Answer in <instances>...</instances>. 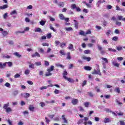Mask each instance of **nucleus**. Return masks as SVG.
Instances as JSON below:
<instances>
[{
  "mask_svg": "<svg viewBox=\"0 0 125 125\" xmlns=\"http://www.w3.org/2000/svg\"><path fill=\"white\" fill-rule=\"evenodd\" d=\"M62 75L63 78H64L65 80H66V81H68V82H69V83H74V80L71 78H69L66 76H67V75H68V72H67V71H66V70H64L63 71Z\"/></svg>",
  "mask_w": 125,
  "mask_h": 125,
  "instance_id": "nucleus-1",
  "label": "nucleus"
},
{
  "mask_svg": "<svg viewBox=\"0 0 125 125\" xmlns=\"http://www.w3.org/2000/svg\"><path fill=\"white\" fill-rule=\"evenodd\" d=\"M101 59L102 61V65L103 66V67L105 69L106 68V64H108L109 63V61L106 58H103L102 57Z\"/></svg>",
  "mask_w": 125,
  "mask_h": 125,
  "instance_id": "nucleus-2",
  "label": "nucleus"
},
{
  "mask_svg": "<svg viewBox=\"0 0 125 125\" xmlns=\"http://www.w3.org/2000/svg\"><path fill=\"white\" fill-rule=\"evenodd\" d=\"M0 32H1V34L3 36V37H6V36L8 35V31H3V29L0 27Z\"/></svg>",
  "mask_w": 125,
  "mask_h": 125,
  "instance_id": "nucleus-3",
  "label": "nucleus"
},
{
  "mask_svg": "<svg viewBox=\"0 0 125 125\" xmlns=\"http://www.w3.org/2000/svg\"><path fill=\"white\" fill-rule=\"evenodd\" d=\"M111 122V119L108 117H105L104 118L103 123L104 124H109V123Z\"/></svg>",
  "mask_w": 125,
  "mask_h": 125,
  "instance_id": "nucleus-4",
  "label": "nucleus"
},
{
  "mask_svg": "<svg viewBox=\"0 0 125 125\" xmlns=\"http://www.w3.org/2000/svg\"><path fill=\"white\" fill-rule=\"evenodd\" d=\"M112 64L113 65V66H115V67H120V64L118 63L117 62V61L112 60L111 61Z\"/></svg>",
  "mask_w": 125,
  "mask_h": 125,
  "instance_id": "nucleus-5",
  "label": "nucleus"
},
{
  "mask_svg": "<svg viewBox=\"0 0 125 125\" xmlns=\"http://www.w3.org/2000/svg\"><path fill=\"white\" fill-rule=\"evenodd\" d=\"M21 96H22V97H24V98H28L30 97V94L26 93H21Z\"/></svg>",
  "mask_w": 125,
  "mask_h": 125,
  "instance_id": "nucleus-6",
  "label": "nucleus"
},
{
  "mask_svg": "<svg viewBox=\"0 0 125 125\" xmlns=\"http://www.w3.org/2000/svg\"><path fill=\"white\" fill-rule=\"evenodd\" d=\"M71 102L73 105H77L79 103V100L77 99H73Z\"/></svg>",
  "mask_w": 125,
  "mask_h": 125,
  "instance_id": "nucleus-7",
  "label": "nucleus"
},
{
  "mask_svg": "<svg viewBox=\"0 0 125 125\" xmlns=\"http://www.w3.org/2000/svg\"><path fill=\"white\" fill-rule=\"evenodd\" d=\"M74 21L75 22V23H74L75 28V29L78 30V29L79 28V22L76 20H74Z\"/></svg>",
  "mask_w": 125,
  "mask_h": 125,
  "instance_id": "nucleus-8",
  "label": "nucleus"
},
{
  "mask_svg": "<svg viewBox=\"0 0 125 125\" xmlns=\"http://www.w3.org/2000/svg\"><path fill=\"white\" fill-rule=\"evenodd\" d=\"M9 102H8L6 104H4L3 106V109H4L5 110L7 109V108H8V107L9 106Z\"/></svg>",
  "mask_w": 125,
  "mask_h": 125,
  "instance_id": "nucleus-9",
  "label": "nucleus"
},
{
  "mask_svg": "<svg viewBox=\"0 0 125 125\" xmlns=\"http://www.w3.org/2000/svg\"><path fill=\"white\" fill-rule=\"evenodd\" d=\"M6 66V63L4 62V63H2V62H0V69H3Z\"/></svg>",
  "mask_w": 125,
  "mask_h": 125,
  "instance_id": "nucleus-10",
  "label": "nucleus"
},
{
  "mask_svg": "<svg viewBox=\"0 0 125 125\" xmlns=\"http://www.w3.org/2000/svg\"><path fill=\"white\" fill-rule=\"evenodd\" d=\"M93 74H96L97 75H99V76H101V72H100V70L98 69L97 70H94L93 72Z\"/></svg>",
  "mask_w": 125,
  "mask_h": 125,
  "instance_id": "nucleus-11",
  "label": "nucleus"
},
{
  "mask_svg": "<svg viewBox=\"0 0 125 125\" xmlns=\"http://www.w3.org/2000/svg\"><path fill=\"white\" fill-rule=\"evenodd\" d=\"M32 57H41V55H40V54H39V53L38 52H36L34 54H32Z\"/></svg>",
  "mask_w": 125,
  "mask_h": 125,
  "instance_id": "nucleus-12",
  "label": "nucleus"
},
{
  "mask_svg": "<svg viewBox=\"0 0 125 125\" xmlns=\"http://www.w3.org/2000/svg\"><path fill=\"white\" fill-rule=\"evenodd\" d=\"M105 2V0H99L98 2L97 3L98 7H99V5L100 4V3H103V2Z\"/></svg>",
  "mask_w": 125,
  "mask_h": 125,
  "instance_id": "nucleus-13",
  "label": "nucleus"
},
{
  "mask_svg": "<svg viewBox=\"0 0 125 125\" xmlns=\"http://www.w3.org/2000/svg\"><path fill=\"white\" fill-rule=\"evenodd\" d=\"M62 119L64 121V124H68V121H67V120H66V118L65 117V115H62Z\"/></svg>",
  "mask_w": 125,
  "mask_h": 125,
  "instance_id": "nucleus-14",
  "label": "nucleus"
},
{
  "mask_svg": "<svg viewBox=\"0 0 125 125\" xmlns=\"http://www.w3.org/2000/svg\"><path fill=\"white\" fill-rule=\"evenodd\" d=\"M54 70V66L51 65L49 68H48L47 71V72H51Z\"/></svg>",
  "mask_w": 125,
  "mask_h": 125,
  "instance_id": "nucleus-15",
  "label": "nucleus"
},
{
  "mask_svg": "<svg viewBox=\"0 0 125 125\" xmlns=\"http://www.w3.org/2000/svg\"><path fill=\"white\" fill-rule=\"evenodd\" d=\"M83 125H92V122H91V121H88L87 122H84L83 123Z\"/></svg>",
  "mask_w": 125,
  "mask_h": 125,
  "instance_id": "nucleus-16",
  "label": "nucleus"
},
{
  "mask_svg": "<svg viewBox=\"0 0 125 125\" xmlns=\"http://www.w3.org/2000/svg\"><path fill=\"white\" fill-rule=\"evenodd\" d=\"M64 30L66 32H70V31H73V28L72 27H65Z\"/></svg>",
  "mask_w": 125,
  "mask_h": 125,
  "instance_id": "nucleus-17",
  "label": "nucleus"
},
{
  "mask_svg": "<svg viewBox=\"0 0 125 125\" xmlns=\"http://www.w3.org/2000/svg\"><path fill=\"white\" fill-rule=\"evenodd\" d=\"M8 7V5L7 4L3 5V6H0V8L2 9V10H3V9H5V8H7Z\"/></svg>",
  "mask_w": 125,
  "mask_h": 125,
  "instance_id": "nucleus-18",
  "label": "nucleus"
},
{
  "mask_svg": "<svg viewBox=\"0 0 125 125\" xmlns=\"http://www.w3.org/2000/svg\"><path fill=\"white\" fill-rule=\"evenodd\" d=\"M84 70H86V71H91L92 68L90 66H84Z\"/></svg>",
  "mask_w": 125,
  "mask_h": 125,
  "instance_id": "nucleus-19",
  "label": "nucleus"
},
{
  "mask_svg": "<svg viewBox=\"0 0 125 125\" xmlns=\"http://www.w3.org/2000/svg\"><path fill=\"white\" fill-rule=\"evenodd\" d=\"M5 112L7 113H10V112H12V109H11V107H8L5 109Z\"/></svg>",
  "mask_w": 125,
  "mask_h": 125,
  "instance_id": "nucleus-20",
  "label": "nucleus"
},
{
  "mask_svg": "<svg viewBox=\"0 0 125 125\" xmlns=\"http://www.w3.org/2000/svg\"><path fill=\"white\" fill-rule=\"evenodd\" d=\"M83 59H84V60H86L87 61L89 62V61H90L91 59L90 58V57H87L85 56H83Z\"/></svg>",
  "mask_w": 125,
  "mask_h": 125,
  "instance_id": "nucleus-21",
  "label": "nucleus"
},
{
  "mask_svg": "<svg viewBox=\"0 0 125 125\" xmlns=\"http://www.w3.org/2000/svg\"><path fill=\"white\" fill-rule=\"evenodd\" d=\"M59 16L61 20H64L65 19V17L62 14H60Z\"/></svg>",
  "mask_w": 125,
  "mask_h": 125,
  "instance_id": "nucleus-22",
  "label": "nucleus"
},
{
  "mask_svg": "<svg viewBox=\"0 0 125 125\" xmlns=\"http://www.w3.org/2000/svg\"><path fill=\"white\" fill-rule=\"evenodd\" d=\"M68 48V49H70V50L74 51V50H73V48H74V45L72 44H69Z\"/></svg>",
  "mask_w": 125,
  "mask_h": 125,
  "instance_id": "nucleus-23",
  "label": "nucleus"
},
{
  "mask_svg": "<svg viewBox=\"0 0 125 125\" xmlns=\"http://www.w3.org/2000/svg\"><path fill=\"white\" fill-rule=\"evenodd\" d=\"M46 22V21H43V20H42L41 21H40V24L42 26H44V25H45Z\"/></svg>",
  "mask_w": 125,
  "mask_h": 125,
  "instance_id": "nucleus-24",
  "label": "nucleus"
},
{
  "mask_svg": "<svg viewBox=\"0 0 125 125\" xmlns=\"http://www.w3.org/2000/svg\"><path fill=\"white\" fill-rule=\"evenodd\" d=\"M83 119H80L77 122V125H81V124H83Z\"/></svg>",
  "mask_w": 125,
  "mask_h": 125,
  "instance_id": "nucleus-25",
  "label": "nucleus"
},
{
  "mask_svg": "<svg viewBox=\"0 0 125 125\" xmlns=\"http://www.w3.org/2000/svg\"><path fill=\"white\" fill-rule=\"evenodd\" d=\"M108 51H112V52H117V50L112 48H108Z\"/></svg>",
  "mask_w": 125,
  "mask_h": 125,
  "instance_id": "nucleus-26",
  "label": "nucleus"
},
{
  "mask_svg": "<svg viewBox=\"0 0 125 125\" xmlns=\"http://www.w3.org/2000/svg\"><path fill=\"white\" fill-rule=\"evenodd\" d=\"M14 55H15V56H17V57H19V58L21 57V55L19 54V53L18 52L14 53Z\"/></svg>",
  "mask_w": 125,
  "mask_h": 125,
  "instance_id": "nucleus-27",
  "label": "nucleus"
},
{
  "mask_svg": "<svg viewBox=\"0 0 125 125\" xmlns=\"http://www.w3.org/2000/svg\"><path fill=\"white\" fill-rule=\"evenodd\" d=\"M79 35H81V36H85V33H84V31L83 30H80L79 32Z\"/></svg>",
  "mask_w": 125,
  "mask_h": 125,
  "instance_id": "nucleus-28",
  "label": "nucleus"
},
{
  "mask_svg": "<svg viewBox=\"0 0 125 125\" xmlns=\"http://www.w3.org/2000/svg\"><path fill=\"white\" fill-rule=\"evenodd\" d=\"M49 28H50V30H52V31H53V32H55V33H56V30H55V29H54V27H53V26H52V24H50V26H49Z\"/></svg>",
  "mask_w": 125,
  "mask_h": 125,
  "instance_id": "nucleus-29",
  "label": "nucleus"
},
{
  "mask_svg": "<svg viewBox=\"0 0 125 125\" xmlns=\"http://www.w3.org/2000/svg\"><path fill=\"white\" fill-rule=\"evenodd\" d=\"M58 5H59V7H63V6H64V5H65V4H64V2H60V3H59Z\"/></svg>",
  "mask_w": 125,
  "mask_h": 125,
  "instance_id": "nucleus-30",
  "label": "nucleus"
},
{
  "mask_svg": "<svg viewBox=\"0 0 125 125\" xmlns=\"http://www.w3.org/2000/svg\"><path fill=\"white\" fill-rule=\"evenodd\" d=\"M116 49L118 50V51H121V50H123V47L121 46H116Z\"/></svg>",
  "mask_w": 125,
  "mask_h": 125,
  "instance_id": "nucleus-31",
  "label": "nucleus"
},
{
  "mask_svg": "<svg viewBox=\"0 0 125 125\" xmlns=\"http://www.w3.org/2000/svg\"><path fill=\"white\" fill-rule=\"evenodd\" d=\"M29 109L30 111H33L35 109V107H34V106L33 105H29Z\"/></svg>",
  "mask_w": 125,
  "mask_h": 125,
  "instance_id": "nucleus-32",
  "label": "nucleus"
},
{
  "mask_svg": "<svg viewBox=\"0 0 125 125\" xmlns=\"http://www.w3.org/2000/svg\"><path fill=\"white\" fill-rule=\"evenodd\" d=\"M15 14H17V11L16 10H13L10 13V15H15Z\"/></svg>",
  "mask_w": 125,
  "mask_h": 125,
  "instance_id": "nucleus-33",
  "label": "nucleus"
},
{
  "mask_svg": "<svg viewBox=\"0 0 125 125\" xmlns=\"http://www.w3.org/2000/svg\"><path fill=\"white\" fill-rule=\"evenodd\" d=\"M21 76V75L20 74L17 73L14 75V78L15 79H17L18 78H20Z\"/></svg>",
  "mask_w": 125,
  "mask_h": 125,
  "instance_id": "nucleus-34",
  "label": "nucleus"
},
{
  "mask_svg": "<svg viewBox=\"0 0 125 125\" xmlns=\"http://www.w3.org/2000/svg\"><path fill=\"white\" fill-rule=\"evenodd\" d=\"M67 59H68V60H70L71 59V55H70V52H68L67 54Z\"/></svg>",
  "mask_w": 125,
  "mask_h": 125,
  "instance_id": "nucleus-35",
  "label": "nucleus"
},
{
  "mask_svg": "<svg viewBox=\"0 0 125 125\" xmlns=\"http://www.w3.org/2000/svg\"><path fill=\"white\" fill-rule=\"evenodd\" d=\"M56 65L57 66V67H60L61 68H62V69H64V65L62 64L58 63V64H56Z\"/></svg>",
  "mask_w": 125,
  "mask_h": 125,
  "instance_id": "nucleus-36",
  "label": "nucleus"
},
{
  "mask_svg": "<svg viewBox=\"0 0 125 125\" xmlns=\"http://www.w3.org/2000/svg\"><path fill=\"white\" fill-rule=\"evenodd\" d=\"M60 53L62 54V55H64V56L66 55V53H65V52L63 50H61L60 51Z\"/></svg>",
  "mask_w": 125,
  "mask_h": 125,
  "instance_id": "nucleus-37",
  "label": "nucleus"
},
{
  "mask_svg": "<svg viewBox=\"0 0 125 125\" xmlns=\"http://www.w3.org/2000/svg\"><path fill=\"white\" fill-rule=\"evenodd\" d=\"M6 65V64H8V67H12V62H5Z\"/></svg>",
  "mask_w": 125,
  "mask_h": 125,
  "instance_id": "nucleus-38",
  "label": "nucleus"
},
{
  "mask_svg": "<svg viewBox=\"0 0 125 125\" xmlns=\"http://www.w3.org/2000/svg\"><path fill=\"white\" fill-rule=\"evenodd\" d=\"M114 91H115V92H117V93H120V92H121V90L119 87L115 88Z\"/></svg>",
  "mask_w": 125,
  "mask_h": 125,
  "instance_id": "nucleus-39",
  "label": "nucleus"
},
{
  "mask_svg": "<svg viewBox=\"0 0 125 125\" xmlns=\"http://www.w3.org/2000/svg\"><path fill=\"white\" fill-rule=\"evenodd\" d=\"M119 38L117 36H115L114 37L112 38V41H114V42H117V41H118Z\"/></svg>",
  "mask_w": 125,
  "mask_h": 125,
  "instance_id": "nucleus-40",
  "label": "nucleus"
},
{
  "mask_svg": "<svg viewBox=\"0 0 125 125\" xmlns=\"http://www.w3.org/2000/svg\"><path fill=\"white\" fill-rule=\"evenodd\" d=\"M84 106L86 108H88V106H89V103L85 102L84 103Z\"/></svg>",
  "mask_w": 125,
  "mask_h": 125,
  "instance_id": "nucleus-41",
  "label": "nucleus"
},
{
  "mask_svg": "<svg viewBox=\"0 0 125 125\" xmlns=\"http://www.w3.org/2000/svg\"><path fill=\"white\" fill-rule=\"evenodd\" d=\"M16 34L17 35H18V34H24V31H17L16 32Z\"/></svg>",
  "mask_w": 125,
  "mask_h": 125,
  "instance_id": "nucleus-42",
  "label": "nucleus"
},
{
  "mask_svg": "<svg viewBox=\"0 0 125 125\" xmlns=\"http://www.w3.org/2000/svg\"><path fill=\"white\" fill-rule=\"evenodd\" d=\"M29 30H30V27H26L25 28H24V30L22 31L23 32H27V31H29Z\"/></svg>",
  "mask_w": 125,
  "mask_h": 125,
  "instance_id": "nucleus-43",
  "label": "nucleus"
},
{
  "mask_svg": "<svg viewBox=\"0 0 125 125\" xmlns=\"http://www.w3.org/2000/svg\"><path fill=\"white\" fill-rule=\"evenodd\" d=\"M29 68H30V69H35V66L34 64L32 63L30 65H29Z\"/></svg>",
  "mask_w": 125,
  "mask_h": 125,
  "instance_id": "nucleus-44",
  "label": "nucleus"
},
{
  "mask_svg": "<svg viewBox=\"0 0 125 125\" xmlns=\"http://www.w3.org/2000/svg\"><path fill=\"white\" fill-rule=\"evenodd\" d=\"M24 74L25 75H29V74H30V70L29 69L25 70V71H24Z\"/></svg>",
  "mask_w": 125,
  "mask_h": 125,
  "instance_id": "nucleus-45",
  "label": "nucleus"
},
{
  "mask_svg": "<svg viewBox=\"0 0 125 125\" xmlns=\"http://www.w3.org/2000/svg\"><path fill=\"white\" fill-rule=\"evenodd\" d=\"M51 75H52V73H50V72H48L45 74L46 77H49V76H51Z\"/></svg>",
  "mask_w": 125,
  "mask_h": 125,
  "instance_id": "nucleus-46",
  "label": "nucleus"
},
{
  "mask_svg": "<svg viewBox=\"0 0 125 125\" xmlns=\"http://www.w3.org/2000/svg\"><path fill=\"white\" fill-rule=\"evenodd\" d=\"M71 7L72 9H75V8H77V5L75 4H72Z\"/></svg>",
  "mask_w": 125,
  "mask_h": 125,
  "instance_id": "nucleus-47",
  "label": "nucleus"
},
{
  "mask_svg": "<svg viewBox=\"0 0 125 125\" xmlns=\"http://www.w3.org/2000/svg\"><path fill=\"white\" fill-rule=\"evenodd\" d=\"M47 88V86H42L40 88L41 90H43V89H46Z\"/></svg>",
  "mask_w": 125,
  "mask_h": 125,
  "instance_id": "nucleus-48",
  "label": "nucleus"
},
{
  "mask_svg": "<svg viewBox=\"0 0 125 125\" xmlns=\"http://www.w3.org/2000/svg\"><path fill=\"white\" fill-rule=\"evenodd\" d=\"M86 83H87V81L86 80H84L82 83V86L83 87V86H84L85 84H86Z\"/></svg>",
  "mask_w": 125,
  "mask_h": 125,
  "instance_id": "nucleus-49",
  "label": "nucleus"
},
{
  "mask_svg": "<svg viewBox=\"0 0 125 125\" xmlns=\"http://www.w3.org/2000/svg\"><path fill=\"white\" fill-rule=\"evenodd\" d=\"M42 29H41V28H35L34 32H41Z\"/></svg>",
  "mask_w": 125,
  "mask_h": 125,
  "instance_id": "nucleus-50",
  "label": "nucleus"
},
{
  "mask_svg": "<svg viewBox=\"0 0 125 125\" xmlns=\"http://www.w3.org/2000/svg\"><path fill=\"white\" fill-rule=\"evenodd\" d=\"M2 58H7V59H9V58H10V56H4V55H2Z\"/></svg>",
  "mask_w": 125,
  "mask_h": 125,
  "instance_id": "nucleus-51",
  "label": "nucleus"
},
{
  "mask_svg": "<svg viewBox=\"0 0 125 125\" xmlns=\"http://www.w3.org/2000/svg\"><path fill=\"white\" fill-rule=\"evenodd\" d=\"M64 46H66V43L64 42L61 43V47H62V48H63Z\"/></svg>",
  "mask_w": 125,
  "mask_h": 125,
  "instance_id": "nucleus-52",
  "label": "nucleus"
},
{
  "mask_svg": "<svg viewBox=\"0 0 125 125\" xmlns=\"http://www.w3.org/2000/svg\"><path fill=\"white\" fill-rule=\"evenodd\" d=\"M88 94L90 97H93V96H94L93 93H92L91 92H88Z\"/></svg>",
  "mask_w": 125,
  "mask_h": 125,
  "instance_id": "nucleus-53",
  "label": "nucleus"
},
{
  "mask_svg": "<svg viewBox=\"0 0 125 125\" xmlns=\"http://www.w3.org/2000/svg\"><path fill=\"white\" fill-rule=\"evenodd\" d=\"M103 43H104V44H108V41L107 40H103Z\"/></svg>",
  "mask_w": 125,
  "mask_h": 125,
  "instance_id": "nucleus-54",
  "label": "nucleus"
},
{
  "mask_svg": "<svg viewBox=\"0 0 125 125\" xmlns=\"http://www.w3.org/2000/svg\"><path fill=\"white\" fill-rule=\"evenodd\" d=\"M8 14L7 13H5L3 15V19H6V18H7V17H8L7 15H8Z\"/></svg>",
  "mask_w": 125,
  "mask_h": 125,
  "instance_id": "nucleus-55",
  "label": "nucleus"
},
{
  "mask_svg": "<svg viewBox=\"0 0 125 125\" xmlns=\"http://www.w3.org/2000/svg\"><path fill=\"white\" fill-rule=\"evenodd\" d=\"M90 34H91V31L90 30H87L86 33H85V36H86V35H90Z\"/></svg>",
  "mask_w": 125,
  "mask_h": 125,
  "instance_id": "nucleus-56",
  "label": "nucleus"
},
{
  "mask_svg": "<svg viewBox=\"0 0 125 125\" xmlns=\"http://www.w3.org/2000/svg\"><path fill=\"white\" fill-rule=\"evenodd\" d=\"M46 37L48 39H51V33L47 34Z\"/></svg>",
  "mask_w": 125,
  "mask_h": 125,
  "instance_id": "nucleus-57",
  "label": "nucleus"
},
{
  "mask_svg": "<svg viewBox=\"0 0 125 125\" xmlns=\"http://www.w3.org/2000/svg\"><path fill=\"white\" fill-rule=\"evenodd\" d=\"M110 34H111V30H107V31L106 33V36H110Z\"/></svg>",
  "mask_w": 125,
  "mask_h": 125,
  "instance_id": "nucleus-58",
  "label": "nucleus"
},
{
  "mask_svg": "<svg viewBox=\"0 0 125 125\" xmlns=\"http://www.w3.org/2000/svg\"><path fill=\"white\" fill-rule=\"evenodd\" d=\"M119 123H120V125H125L124 121H120Z\"/></svg>",
  "mask_w": 125,
  "mask_h": 125,
  "instance_id": "nucleus-59",
  "label": "nucleus"
},
{
  "mask_svg": "<svg viewBox=\"0 0 125 125\" xmlns=\"http://www.w3.org/2000/svg\"><path fill=\"white\" fill-rule=\"evenodd\" d=\"M26 9H33V6L32 5H30L26 7Z\"/></svg>",
  "mask_w": 125,
  "mask_h": 125,
  "instance_id": "nucleus-60",
  "label": "nucleus"
},
{
  "mask_svg": "<svg viewBox=\"0 0 125 125\" xmlns=\"http://www.w3.org/2000/svg\"><path fill=\"white\" fill-rule=\"evenodd\" d=\"M123 18H124V17H123L122 16H119L118 17V19L119 20H120V21H121V20H122V21H123Z\"/></svg>",
  "mask_w": 125,
  "mask_h": 125,
  "instance_id": "nucleus-61",
  "label": "nucleus"
},
{
  "mask_svg": "<svg viewBox=\"0 0 125 125\" xmlns=\"http://www.w3.org/2000/svg\"><path fill=\"white\" fill-rule=\"evenodd\" d=\"M35 64L36 65V66H41L42 65V63L41 62H35Z\"/></svg>",
  "mask_w": 125,
  "mask_h": 125,
  "instance_id": "nucleus-62",
  "label": "nucleus"
},
{
  "mask_svg": "<svg viewBox=\"0 0 125 125\" xmlns=\"http://www.w3.org/2000/svg\"><path fill=\"white\" fill-rule=\"evenodd\" d=\"M97 47L99 50H100V51L103 49L102 47H101V46H100V45H97Z\"/></svg>",
  "mask_w": 125,
  "mask_h": 125,
  "instance_id": "nucleus-63",
  "label": "nucleus"
},
{
  "mask_svg": "<svg viewBox=\"0 0 125 125\" xmlns=\"http://www.w3.org/2000/svg\"><path fill=\"white\" fill-rule=\"evenodd\" d=\"M7 123L9 124V125H12V121H10V119H8Z\"/></svg>",
  "mask_w": 125,
  "mask_h": 125,
  "instance_id": "nucleus-64",
  "label": "nucleus"
}]
</instances>
